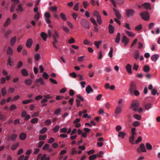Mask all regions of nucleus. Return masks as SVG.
<instances>
[{"label": "nucleus", "mask_w": 160, "mask_h": 160, "mask_svg": "<svg viewBox=\"0 0 160 160\" xmlns=\"http://www.w3.org/2000/svg\"><path fill=\"white\" fill-rule=\"evenodd\" d=\"M52 37L53 39V41L52 42V44L54 47L57 49L58 48L56 45V44L58 42L57 39L59 37L57 31H55V34L52 35Z\"/></svg>", "instance_id": "1"}, {"label": "nucleus", "mask_w": 160, "mask_h": 160, "mask_svg": "<svg viewBox=\"0 0 160 160\" xmlns=\"http://www.w3.org/2000/svg\"><path fill=\"white\" fill-rule=\"evenodd\" d=\"M80 23L83 28L88 29L90 28L89 22L87 20L82 19L80 21Z\"/></svg>", "instance_id": "2"}, {"label": "nucleus", "mask_w": 160, "mask_h": 160, "mask_svg": "<svg viewBox=\"0 0 160 160\" xmlns=\"http://www.w3.org/2000/svg\"><path fill=\"white\" fill-rule=\"evenodd\" d=\"M140 16L142 19L145 21H148L149 20L150 17L149 13L146 11L142 12L140 14Z\"/></svg>", "instance_id": "3"}, {"label": "nucleus", "mask_w": 160, "mask_h": 160, "mask_svg": "<svg viewBox=\"0 0 160 160\" xmlns=\"http://www.w3.org/2000/svg\"><path fill=\"white\" fill-rule=\"evenodd\" d=\"M125 13L127 17L130 18L133 17L135 13V11L133 9H129L126 10Z\"/></svg>", "instance_id": "4"}, {"label": "nucleus", "mask_w": 160, "mask_h": 160, "mask_svg": "<svg viewBox=\"0 0 160 160\" xmlns=\"http://www.w3.org/2000/svg\"><path fill=\"white\" fill-rule=\"evenodd\" d=\"M42 154L39 153L38 154L37 160H39L40 159L41 160H49L50 158L49 157H47L46 154H44L42 156Z\"/></svg>", "instance_id": "5"}, {"label": "nucleus", "mask_w": 160, "mask_h": 160, "mask_svg": "<svg viewBox=\"0 0 160 160\" xmlns=\"http://www.w3.org/2000/svg\"><path fill=\"white\" fill-rule=\"evenodd\" d=\"M136 85L135 83L133 82H132L130 84L129 88V91L131 94H133V92L136 89Z\"/></svg>", "instance_id": "6"}, {"label": "nucleus", "mask_w": 160, "mask_h": 160, "mask_svg": "<svg viewBox=\"0 0 160 160\" xmlns=\"http://www.w3.org/2000/svg\"><path fill=\"white\" fill-rule=\"evenodd\" d=\"M139 106V103L137 101L133 102L132 104L131 108H133V110L134 111H137L138 108Z\"/></svg>", "instance_id": "7"}, {"label": "nucleus", "mask_w": 160, "mask_h": 160, "mask_svg": "<svg viewBox=\"0 0 160 160\" xmlns=\"http://www.w3.org/2000/svg\"><path fill=\"white\" fill-rule=\"evenodd\" d=\"M122 105H118L115 111V114H120L122 110Z\"/></svg>", "instance_id": "8"}, {"label": "nucleus", "mask_w": 160, "mask_h": 160, "mask_svg": "<svg viewBox=\"0 0 160 160\" xmlns=\"http://www.w3.org/2000/svg\"><path fill=\"white\" fill-rule=\"evenodd\" d=\"M33 43L32 40L31 38H29L27 41L26 46L28 48L31 47Z\"/></svg>", "instance_id": "9"}, {"label": "nucleus", "mask_w": 160, "mask_h": 160, "mask_svg": "<svg viewBox=\"0 0 160 160\" xmlns=\"http://www.w3.org/2000/svg\"><path fill=\"white\" fill-rule=\"evenodd\" d=\"M132 66L129 64H128L126 66V71L129 74L132 73Z\"/></svg>", "instance_id": "10"}, {"label": "nucleus", "mask_w": 160, "mask_h": 160, "mask_svg": "<svg viewBox=\"0 0 160 160\" xmlns=\"http://www.w3.org/2000/svg\"><path fill=\"white\" fill-rule=\"evenodd\" d=\"M159 57V56L158 54H154L151 57L152 60L154 62H156Z\"/></svg>", "instance_id": "11"}, {"label": "nucleus", "mask_w": 160, "mask_h": 160, "mask_svg": "<svg viewBox=\"0 0 160 160\" xmlns=\"http://www.w3.org/2000/svg\"><path fill=\"white\" fill-rule=\"evenodd\" d=\"M113 10L115 12L116 17L118 19H120L121 18V15L120 12L115 8H113Z\"/></svg>", "instance_id": "12"}, {"label": "nucleus", "mask_w": 160, "mask_h": 160, "mask_svg": "<svg viewBox=\"0 0 160 160\" xmlns=\"http://www.w3.org/2000/svg\"><path fill=\"white\" fill-rule=\"evenodd\" d=\"M86 91L88 94L93 92V90L90 85H88L86 88Z\"/></svg>", "instance_id": "13"}, {"label": "nucleus", "mask_w": 160, "mask_h": 160, "mask_svg": "<svg viewBox=\"0 0 160 160\" xmlns=\"http://www.w3.org/2000/svg\"><path fill=\"white\" fill-rule=\"evenodd\" d=\"M27 137L26 134L23 132L21 133L19 135V138L22 140H24Z\"/></svg>", "instance_id": "14"}, {"label": "nucleus", "mask_w": 160, "mask_h": 160, "mask_svg": "<svg viewBox=\"0 0 160 160\" xmlns=\"http://www.w3.org/2000/svg\"><path fill=\"white\" fill-rule=\"evenodd\" d=\"M109 32L111 34H112L113 33L114 31V28L112 25L110 24L108 27Z\"/></svg>", "instance_id": "15"}, {"label": "nucleus", "mask_w": 160, "mask_h": 160, "mask_svg": "<svg viewBox=\"0 0 160 160\" xmlns=\"http://www.w3.org/2000/svg\"><path fill=\"white\" fill-rule=\"evenodd\" d=\"M13 51L11 48L8 47L7 51V54L8 55H11L13 54Z\"/></svg>", "instance_id": "16"}, {"label": "nucleus", "mask_w": 160, "mask_h": 160, "mask_svg": "<svg viewBox=\"0 0 160 160\" xmlns=\"http://www.w3.org/2000/svg\"><path fill=\"white\" fill-rule=\"evenodd\" d=\"M35 82L38 83L39 82L41 85H44L45 84V83L43 80V79L41 78L39 79H37L35 81Z\"/></svg>", "instance_id": "17"}, {"label": "nucleus", "mask_w": 160, "mask_h": 160, "mask_svg": "<svg viewBox=\"0 0 160 160\" xmlns=\"http://www.w3.org/2000/svg\"><path fill=\"white\" fill-rule=\"evenodd\" d=\"M142 6L147 9H150L151 8L150 4L148 2L144 3L142 5Z\"/></svg>", "instance_id": "18"}, {"label": "nucleus", "mask_w": 160, "mask_h": 160, "mask_svg": "<svg viewBox=\"0 0 160 160\" xmlns=\"http://www.w3.org/2000/svg\"><path fill=\"white\" fill-rule=\"evenodd\" d=\"M16 41V37L14 36L11 39L10 41V44L11 46H13L15 43Z\"/></svg>", "instance_id": "19"}, {"label": "nucleus", "mask_w": 160, "mask_h": 160, "mask_svg": "<svg viewBox=\"0 0 160 160\" xmlns=\"http://www.w3.org/2000/svg\"><path fill=\"white\" fill-rule=\"evenodd\" d=\"M16 10L17 12H21L24 11V9L21 4H19L18 5V8L16 9Z\"/></svg>", "instance_id": "20"}, {"label": "nucleus", "mask_w": 160, "mask_h": 160, "mask_svg": "<svg viewBox=\"0 0 160 160\" xmlns=\"http://www.w3.org/2000/svg\"><path fill=\"white\" fill-rule=\"evenodd\" d=\"M19 143L18 142H16L15 144L12 145L11 149L12 150H15L19 146Z\"/></svg>", "instance_id": "21"}, {"label": "nucleus", "mask_w": 160, "mask_h": 160, "mask_svg": "<svg viewBox=\"0 0 160 160\" xmlns=\"http://www.w3.org/2000/svg\"><path fill=\"white\" fill-rule=\"evenodd\" d=\"M22 74L25 76H27L28 75V72L26 69H23L21 71Z\"/></svg>", "instance_id": "22"}, {"label": "nucleus", "mask_w": 160, "mask_h": 160, "mask_svg": "<svg viewBox=\"0 0 160 160\" xmlns=\"http://www.w3.org/2000/svg\"><path fill=\"white\" fill-rule=\"evenodd\" d=\"M140 148L141 149V151L142 152H146V150L145 147L143 143H141L140 144Z\"/></svg>", "instance_id": "23"}, {"label": "nucleus", "mask_w": 160, "mask_h": 160, "mask_svg": "<svg viewBox=\"0 0 160 160\" xmlns=\"http://www.w3.org/2000/svg\"><path fill=\"white\" fill-rule=\"evenodd\" d=\"M150 68L148 65H145L143 68V71L146 72H148L150 71Z\"/></svg>", "instance_id": "24"}, {"label": "nucleus", "mask_w": 160, "mask_h": 160, "mask_svg": "<svg viewBox=\"0 0 160 160\" xmlns=\"http://www.w3.org/2000/svg\"><path fill=\"white\" fill-rule=\"evenodd\" d=\"M129 39L126 36H124L122 39V42L123 43H128Z\"/></svg>", "instance_id": "25"}, {"label": "nucleus", "mask_w": 160, "mask_h": 160, "mask_svg": "<svg viewBox=\"0 0 160 160\" xmlns=\"http://www.w3.org/2000/svg\"><path fill=\"white\" fill-rule=\"evenodd\" d=\"M41 36L44 41H46L47 39V35L44 32H42L41 34Z\"/></svg>", "instance_id": "26"}, {"label": "nucleus", "mask_w": 160, "mask_h": 160, "mask_svg": "<svg viewBox=\"0 0 160 160\" xmlns=\"http://www.w3.org/2000/svg\"><path fill=\"white\" fill-rule=\"evenodd\" d=\"M120 33H117V35L116 36L115 41L117 43H118L120 41Z\"/></svg>", "instance_id": "27"}, {"label": "nucleus", "mask_w": 160, "mask_h": 160, "mask_svg": "<svg viewBox=\"0 0 160 160\" xmlns=\"http://www.w3.org/2000/svg\"><path fill=\"white\" fill-rule=\"evenodd\" d=\"M11 20L10 18H8L6 21H5V23L4 24L3 26L4 27H7L10 23Z\"/></svg>", "instance_id": "28"}, {"label": "nucleus", "mask_w": 160, "mask_h": 160, "mask_svg": "<svg viewBox=\"0 0 160 160\" xmlns=\"http://www.w3.org/2000/svg\"><path fill=\"white\" fill-rule=\"evenodd\" d=\"M25 83L28 85L30 86L32 83V80L30 79L27 78L25 80Z\"/></svg>", "instance_id": "29"}, {"label": "nucleus", "mask_w": 160, "mask_h": 160, "mask_svg": "<svg viewBox=\"0 0 160 160\" xmlns=\"http://www.w3.org/2000/svg\"><path fill=\"white\" fill-rule=\"evenodd\" d=\"M125 135L126 133L125 132L121 131L118 132V137H121L122 138H123Z\"/></svg>", "instance_id": "30"}, {"label": "nucleus", "mask_w": 160, "mask_h": 160, "mask_svg": "<svg viewBox=\"0 0 160 160\" xmlns=\"http://www.w3.org/2000/svg\"><path fill=\"white\" fill-rule=\"evenodd\" d=\"M1 92L2 95L4 97L6 94V88L5 87H3L1 89Z\"/></svg>", "instance_id": "31"}, {"label": "nucleus", "mask_w": 160, "mask_h": 160, "mask_svg": "<svg viewBox=\"0 0 160 160\" xmlns=\"http://www.w3.org/2000/svg\"><path fill=\"white\" fill-rule=\"evenodd\" d=\"M17 137V135L15 134H12L10 138V140L12 141H14Z\"/></svg>", "instance_id": "32"}, {"label": "nucleus", "mask_w": 160, "mask_h": 160, "mask_svg": "<svg viewBox=\"0 0 160 160\" xmlns=\"http://www.w3.org/2000/svg\"><path fill=\"white\" fill-rule=\"evenodd\" d=\"M34 18L36 21H38L40 18V15L39 12H37L34 15Z\"/></svg>", "instance_id": "33"}, {"label": "nucleus", "mask_w": 160, "mask_h": 160, "mask_svg": "<svg viewBox=\"0 0 160 160\" xmlns=\"http://www.w3.org/2000/svg\"><path fill=\"white\" fill-rule=\"evenodd\" d=\"M102 41H95L94 42V43L98 48H99V45L101 44Z\"/></svg>", "instance_id": "34"}, {"label": "nucleus", "mask_w": 160, "mask_h": 160, "mask_svg": "<svg viewBox=\"0 0 160 160\" xmlns=\"http://www.w3.org/2000/svg\"><path fill=\"white\" fill-rule=\"evenodd\" d=\"M17 108V106L14 104L12 105L9 107V109L11 111H13Z\"/></svg>", "instance_id": "35"}, {"label": "nucleus", "mask_w": 160, "mask_h": 160, "mask_svg": "<svg viewBox=\"0 0 160 160\" xmlns=\"http://www.w3.org/2000/svg\"><path fill=\"white\" fill-rule=\"evenodd\" d=\"M134 138L135 137L134 136H133V135L131 136L129 138L130 142L132 144H133Z\"/></svg>", "instance_id": "36"}, {"label": "nucleus", "mask_w": 160, "mask_h": 160, "mask_svg": "<svg viewBox=\"0 0 160 160\" xmlns=\"http://www.w3.org/2000/svg\"><path fill=\"white\" fill-rule=\"evenodd\" d=\"M33 100L32 99L24 100L22 101V103L23 104H26L29 103H30L32 102V101Z\"/></svg>", "instance_id": "37"}, {"label": "nucleus", "mask_w": 160, "mask_h": 160, "mask_svg": "<svg viewBox=\"0 0 160 160\" xmlns=\"http://www.w3.org/2000/svg\"><path fill=\"white\" fill-rule=\"evenodd\" d=\"M139 54V52L138 51H136L135 52L134 57L136 60H137L138 58Z\"/></svg>", "instance_id": "38"}, {"label": "nucleus", "mask_w": 160, "mask_h": 160, "mask_svg": "<svg viewBox=\"0 0 160 160\" xmlns=\"http://www.w3.org/2000/svg\"><path fill=\"white\" fill-rule=\"evenodd\" d=\"M147 148L149 150H151L152 149V145L149 143H147L146 145Z\"/></svg>", "instance_id": "39"}, {"label": "nucleus", "mask_w": 160, "mask_h": 160, "mask_svg": "<svg viewBox=\"0 0 160 160\" xmlns=\"http://www.w3.org/2000/svg\"><path fill=\"white\" fill-rule=\"evenodd\" d=\"M16 5H15V4H12L11 6V8H10V11L12 12H13L15 9L16 7Z\"/></svg>", "instance_id": "40"}, {"label": "nucleus", "mask_w": 160, "mask_h": 160, "mask_svg": "<svg viewBox=\"0 0 160 160\" xmlns=\"http://www.w3.org/2000/svg\"><path fill=\"white\" fill-rule=\"evenodd\" d=\"M97 157V155L96 154H93L89 157V160H94Z\"/></svg>", "instance_id": "41"}, {"label": "nucleus", "mask_w": 160, "mask_h": 160, "mask_svg": "<svg viewBox=\"0 0 160 160\" xmlns=\"http://www.w3.org/2000/svg\"><path fill=\"white\" fill-rule=\"evenodd\" d=\"M140 125V123L138 121H134L132 123V125L134 127H136L139 126Z\"/></svg>", "instance_id": "42"}, {"label": "nucleus", "mask_w": 160, "mask_h": 160, "mask_svg": "<svg viewBox=\"0 0 160 160\" xmlns=\"http://www.w3.org/2000/svg\"><path fill=\"white\" fill-rule=\"evenodd\" d=\"M97 21L98 23L99 24V25H100L102 24V19H101V17L100 16H98V17H97Z\"/></svg>", "instance_id": "43"}, {"label": "nucleus", "mask_w": 160, "mask_h": 160, "mask_svg": "<svg viewBox=\"0 0 160 160\" xmlns=\"http://www.w3.org/2000/svg\"><path fill=\"white\" fill-rule=\"evenodd\" d=\"M47 137V136L46 135H44L43 136L40 135L39 136V140H44Z\"/></svg>", "instance_id": "44"}, {"label": "nucleus", "mask_w": 160, "mask_h": 160, "mask_svg": "<svg viewBox=\"0 0 160 160\" xmlns=\"http://www.w3.org/2000/svg\"><path fill=\"white\" fill-rule=\"evenodd\" d=\"M133 116L135 119L139 120H140L141 119V116L137 114H135Z\"/></svg>", "instance_id": "45"}, {"label": "nucleus", "mask_w": 160, "mask_h": 160, "mask_svg": "<svg viewBox=\"0 0 160 160\" xmlns=\"http://www.w3.org/2000/svg\"><path fill=\"white\" fill-rule=\"evenodd\" d=\"M90 20L91 22L94 25L97 27L98 26V24L97 23L96 20H95V19H94L93 18H91Z\"/></svg>", "instance_id": "46"}, {"label": "nucleus", "mask_w": 160, "mask_h": 160, "mask_svg": "<svg viewBox=\"0 0 160 160\" xmlns=\"http://www.w3.org/2000/svg\"><path fill=\"white\" fill-rule=\"evenodd\" d=\"M113 51V49L112 48V47L111 48L110 51L108 53V56L112 58V53Z\"/></svg>", "instance_id": "47"}, {"label": "nucleus", "mask_w": 160, "mask_h": 160, "mask_svg": "<svg viewBox=\"0 0 160 160\" xmlns=\"http://www.w3.org/2000/svg\"><path fill=\"white\" fill-rule=\"evenodd\" d=\"M40 58V56L38 53L36 54L34 56V59L35 61H38Z\"/></svg>", "instance_id": "48"}, {"label": "nucleus", "mask_w": 160, "mask_h": 160, "mask_svg": "<svg viewBox=\"0 0 160 160\" xmlns=\"http://www.w3.org/2000/svg\"><path fill=\"white\" fill-rule=\"evenodd\" d=\"M42 77L44 79H47L49 78V76L46 72H44L42 74Z\"/></svg>", "instance_id": "49"}, {"label": "nucleus", "mask_w": 160, "mask_h": 160, "mask_svg": "<svg viewBox=\"0 0 160 160\" xmlns=\"http://www.w3.org/2000/svg\"><path fill=\"white\" fill-rule=\"evenodd\" d=\"M152 94L154 95L157 94L158 95H159V93L157 92V91L156 89H153L152 90Z\"/></svg>", "instance_id": "50"}, {"label": "nucleus", "mask_w": 160, "mask_h": 160, "mask_svg": "<svg viewBox=\"0 0 160 160\" xmlns=\"http://www.w3.org/2000/svg\"><path fill=\"white\" fill-rule=\"evenodd\" d=\"M47 130V128L46 127H44L42 129H41L40 132L41 134H43L45 133Z\"/></svg>", "instance_id": "51"}, {"label": "nucleus", "mask_w": 160, "mask_h": 160, "mask_svg": "<svg viewBox=\"0 0 160 160\" xmlns=\"http://www.w3.org/2000/svg\"><path fill=\"white\" fill-rule=\"evenodd\" d=\"M83 43L85 45H91L92 44V43H91L87 39H85L84 40Z\"/></svg>", "instance_id": "52"}, {"label": "nucleus", "mask_w": 160, "mask_h": 160, "mask_svg": "<svg viewBox=\"0 0 160 160\" xmlns=\"http://www.w3.org/2000/svg\"><path fill=\"white\" fill-rule=\"evenodd\" d=\"M44 16L45 17V18H50L51 17L50 14L48 12H46L45 13Z\"/></svg>", "instance_id": "53"}, {"label": "nucleus", "mask_w": 160, "mask_h": 160, "mask_svg": "<svg viewBox=\"0 0 160 160\" xmlns=\"http://www.w3.org/2000/svg\"><path fill=\"white\" fill-rule=\"evenodd\" d=\"M38 119L37 118H34L31 120V122L32 124L36 123L38 122Z\"/></svg>", "instance_id": "54"}, {"label": "nucleus", "mask_w": 160, "mask_h": 160, "mask_svg": "<svg viewBox=\"0 0 160 160\" xmlns=\"http://www.w3.org/2000/svg\"><path fill=\"white\" fill-rule=\"evenodd\" d=\"M62 28L63 30L66 32H68L69 31V29L67 27L63 26L62 27Z\"/></svg>", "instance_id": "55"}, {"label": "nucleus", "mask_w": 160, "mask_h": 160, "mask_svg": "<svg viewBox=\"0 0 160 160\" xmlns=\"http://www.w3.org/2000/svg\"><path fill=\"white\" fill-rule=\"evenodd\" d=\"M69 75L70 76L74 78H76L78 76V75L74 72L70 73Z\"/></svg>", "instance_id": "56"}, {"label": "nucleus", "mask_w": 160, "mask_h": 160, "mask_svg": "<svg viewBox=\"0 0 160 160\" xmlns=\"http://www.w3.org/2000/svg\"><path fill=\"white\" fill-rule=\"evenodd\" d=\"M73 9L76 11H78L79 9V3H77L74 6Z\"/></svg>", "instance_id": "57"}, {"label": "nucleus", "mask_w": 160, "mask_h": 160, "mask_svg": "<svg viewBox=\"0 0 160 160\" xmlns=\"http://www.w3.org/2000/svg\"><path fill=\"white\" fill-rule=\"evenodd\" d=\"M23 64L22 62V61H19L17 64V68H20L22 66Z\"/></svg>", "instance_id": "58"}, {"label": "nucleus", "mask_w": 160, "mask_h": 160, "mask_svg": "<svg viewBox=\"0 0 160 160\" xmlns=\"http://www.w3.org/2000/svg\"><path fill=\"white\" fill-rule=\"evenodd\" d=\"M59 127L57 125L53 129V131L54 132L56 133L59 130Z\"/></svg>", "instance_id": "59"}, {"label": "nucleus", "mask_w": 160, "mask_h": 160, "mask_svg": "<svg viewBox=\"0 0 160 160\" xmlns=\"http://www.w3.org/2000/svg\"><path fill=\"white\" fill-rule=\"evenodd\" d=\"M151 107V103H148L145 106V108L146 110H148Z\"/></svg>", "instance_id": "60"}, {"label": "nucleus", "mask_w": 160, "mask_h": 160, "mask_svg": "<svg viewBox=\"0 0 160 160\" xmlns=\"http://www.w3.org/2000/svg\"><path fill=\"white\" fill-rule=\"evenodd\" d=\"M126 32L128 34L129 36V37H134V34L132 32H129L128 31H126Z\"/></svg>", "instance_id": "61"}, {"label": "nucleus", "mask_w": 160, "mask_h": 160, "mask_svg": "<svg viewBox=\"0 0 160 160\" xmlns=\"http://www.w3.org/2000/svg\"><path fill=\"white\" fill-rule=\"evenodd\" d=\"M60 17L64 21H66L67 20L65 15L63 13L60 14Z\"/></svg>", "instance_id": "62"}, {"label": "nucleus", "mask_w": 160, "mask_h": 160, "mask_svg": "<svg viewBox=\"0 0 160 160\" xmlns=\"http://www.w3.org/2000/svg\"><path fill=\"white\" fill-rule=\"evenodd\" d=\"M49 147V144H46L43 147L42 149L43 150H46L48 149Z\"/></svg>", "instance_id": "63"}, {"label": "nucleus", "mask_w": 160, "mask_h": 160, "mask_svg": "<svg viewBox=\"0 0 160 160\" xmlns=\"http://www.w3.org/2000/svg\"><path fill=\"white\" fill-rule=\"evenodd\" d=\"M75 42V40L74 38H71L68 41V42L69 44H72L74 43Z\"/></svg>", "instance_id": "64"}]
</instances>
